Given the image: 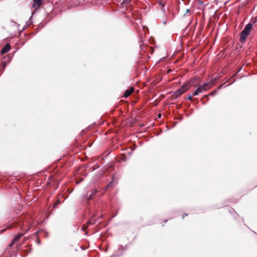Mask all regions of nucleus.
Here are the masks:
<instances>
[{"instance_id": "10", "label": "nucleus", "mask_w": 257, "mask_h": 257, "mask_svg": "<svg viewBox=\"0 0 257 257\" xmlns=\"http://www.w3.org/2000/svg\"><path fill=\"white\" fill-rule=\"evenodd\" d=\"M97 192V191L96 189L94 190L92 192V193H91L90 197H89V199H91L92 197V196L93 195L95 194Z\"/></svg>"}, {"instance_id": "15", "label": "nucleus", "mask_w": 257, "mask_h": 257, "mask_svg": "<svg viewBox=\"0 0 257 257\" xmlns=\"http://www.w3.org/2000/svg\"><path fill=\"white\" fill-rule=\"evenodd\" d=\"M15 243H13V240L12 241V242L10 243V246H12Z\"/></svg>"}, {"instance_id": "4", "label": "nucleus", "mask_w": 257, "mask_h": 257, "mask_svg": "<svg viewBox=\"0 0 257 257\" xmlns=\"http://www.w3.org/2000/svg\"><path fill=\"white\" fill-rule=\"evenodd\" d=\"M11 49V46L9 44H7L5 47L1 50V54H4L10 51Z\"/></svg>"}, {"instance_id": "14", "label": "nucleus", "mask_w": 257, "mask_h": 257, "mask_svg": "<svg viewBox=\"0 0 257 257\" xmlns=\"http://www.w3.org/2000/svg\"><path fill=\"white\" fill-rule=\"evenodd\" d=\"M87 227V226L85 225H83L82 227V230H85Z\"/></svg>"}, {"instance_id": "1", "label": "nucleus", "mask_w": 257, "mask_h": 257, "mask_svg": "<svg viewBox=\"0 0 257 257\" xmlns=\"http://www.w3.org/2000/svg\"><path fill=\"white\" fill-rule=\"evenodd\" d=\"M252 25L251 23L247 24L242 31L241 32L240 36V40L243 42L246 40L247 37L250 33Z\"/></svg>"}, {"instance_id": "8", "label": "nucleus", "mask_w": 257, "mask_h": 257, "mask_svg": "<svg viewBox=\"0 0 257 257\" xmlns=\"http://www.w3.org/2000/svg\"><path fill=\"white\" fill-rule=\"evenodd\" d=\"M43 0H34V5L38 7L41 6Z\"/></svg>"}, {"instance_id": "18", "label": "nucleus", "mask_w": 257, "mask_h": 257, "mask_svg": "<svg viewBox=\"0 0 257 257\" xmlns=\"http://www.w3.org/2000/svg\"><path fill=\"white\" fill-rule=\"evenodd\" d=\"M190 12V10L189 9H187V11H186V13H188Z\"/></svg>"}, {"instance_id": "7", "label": "nucleus", "mask_w": 257, "mask_h": 257, "mask_svg": "<svg viewBox=\"0 0 257 257\" xmlns=\"http://www.w3.org/2000/svg\"><path fill=\"white\" fill-rule=\"evenodd\" d=\"M131 0H122L120 3L121 7L123 8L126 7L127 4L131 2Z\"/></svg>"}, {"instance_id": "2", "label": "nucleus", "mask_w": 257, "mask_h": 257, "mask_svg": "<svg viewBox=\"0 0 257 257\" xmlns=\"http://www.w3.org/2000/svg\"><path fill=\"white\" fill-rule=\"evenodd\" d=\"M208 83H205L202 85H199L197 87L196 90L192 93L193 95H198L199 94L203 93L210 88Z\"/></svg>"}, {"instance_id": "9", "label": "nucleus", "mask_w": 257, "mask_h": 257, "mask_svg": "<svg viewBox=\"0 0 257 257\" xmlns=\"http://www.w3.org/2000/svg\"><path fill=\"white\" fill-rule=\"evenodd\" d=\"M159 5L162 8L163 10L165 12L164 6H165V2L164 0L160 1L159 2Z\"/></svg>"}, {"instance_id": "6", "label": "nucleus", "mask_w": 257, "mask_h": 257, "mask_svg": "<svg viewBox=\"0 0 257 257\" xmlns=\"http://www.w3.org/2000/svg\"><path fill=\"white\" fill-rule=\"evenodd\" d=\"M23 234L22 233H19L17 235L15 236V237L13 239V243H16L17 242L20 238L22 236Z\"/></svg>"}, {"instance_id": "12", "label": "nucleus", "mask_w": 257, "mask_h": 257, "mask_svg": "<svg viewBox=\"0 0 257 257\" xmlns=\"http://www.w3.org/2000/svg\"><path fill=\"white\" fill-rule=\"evenodd\" d=\"M60 201L59 200H58L55 203H54V207H56L57 204H58L59 203H60Z\"/></svg>"}, {"instance_id": "5", "label": "nucleus", "mask_w": 257, "mask_h": 257, "mask_svg": "<svg viewBox=\"0 0 257 257\" xmlns=\"http://www.w3.org/2000/svg\"><path fill=\"white\" fill-rule=\"evenodd\" d=\"M134 91V89L133 87H131L130 89H127L126 90L124 93V94H123V96L124 97H127L128 96H129Z\"/></svg>"}, {"instance_id": "17", "label": "nucleus", "mask_w": 257, "mask_h": 257, "mask_svg": "<svg viewBox=\"0 0 257 257\" xmlns=\"http://www.w3.org/2000/svg\"><path fill=\"white\" fill-rule=\"evenodd\" d=\"M111 183H110L107 186V187H109V186H110L111 185Z\"/></svg>"}, {"instance_id": "3", "label": "nucleus", "mask_w": 257, "mask_h": 257, "mask_svg": "<svg viewBox=\"0 0 257 257\" xmlns=\"http://www.w3.org/2000/svg\"><path fill=\"white\" fill-rule=\"evenodd\" d=\"M189 88V87L187 84L183 85L181 88L177 89V90L176 91V94L178 96L181 95L184 92L187 91Z\"/></svg>"}, {"instance_id": "11", "label": "nucleus", "mask_w": 257, "mask_h": 257, "mask_svg": "<svg viewBox=\"0 0 257 257\" xmlns=\"http://www.w3.org/2000/svg\"><path fill=\"white\" fill-rule=\"evenodd\" d=\"M95 223V221L93 220V219L92 218L90 220H89V221H88L87 224H94Z\"/></svg>"}, {"instance_id": "16", "label": "nucleus", "mask_w": 257, "mask_h": 257, "mask_svg": "<svg viewBox=\"0 0 257 257\" xmlns=\"http://www.w3.org/2000/svg\"><path fill=\"white\" fill-rule=\"evenodd\" d=\"M146 29H147V28H145V27H143V30H144V31H145Z\"/></svg>"}, {"instance_id": "13", "label": "nucleus", "mask_w": 257, "mask_h": 257, "mask_svg": "<svg viewBox=\"0 0 257 257\" xmlns=\"http://www.w3.org/2000/svg\"><path fill=\"white\" fill-rule=\"evenodd\" d=\"M194 95H193L192 94V95H189L188 96V99L190 100H191L192 99V96H193Z\"/></svg>"}, {"instance_id": "19", "label": "nucleus", "mask_w": 257, "mask_h": 257, "mask_svg": "<svg viewBox=\"0 0 257 257\" xmlns=\"http://www.w3.org/2000/svg\"><path fill=\"white\" fill-rule=\"evenodd\" d=\"M161 116V114H158V117H160Z\"/></svg>"}]
</instances>
